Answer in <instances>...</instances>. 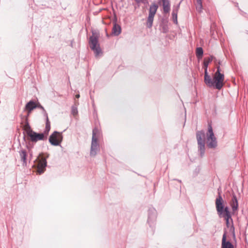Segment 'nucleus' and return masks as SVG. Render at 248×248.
Instances as JSON below:
<instances>
[{"instance_id":"nucleus-1","label":"nucleus","mask_w":248,"mask_h":248,"mask_svg":"<svg viewBox=\"0 0 248 248\" xmlns=\"http://www.w3.org/2000/svg\"><path fill=\"white\" fill-rule=\"evenodd\" d=\"M99 34L96 32L93 31L92 35L90 37L89 44L91 49L94 52L95 56L98 57L102 54V50L98 42Z\"/></svg>"},{"instance_id":"nucleus-2","label":"nucleus","mask_w":248,"mask_h":248,"mask_svg":"<svg viewBox=\"0 0 248 248\" xmlns=\"http://www.w3.org/2000/svg\"><path fill=\"white\" fill-rule=\"evenodd\" d=\"M100 135V131L97 128L93 130V136L92 139L90 155L94 156L97 152L99 150V145L98 143V139Z\"/></svg>"},{"instance_id":"nucleus-3","label":"nucleus","mask_w":248,"mask_h":248,"mask_svg":"<svg viewBox=\"0 0 248 248\" xmlns=\"http://www.w3.org/2000/svg\"><path fill=\"white\" fill-rule=\"evenodd\" d=\"M224 80V76L220 73V66L217 67V70L215 72L212 82H213V87L218 90H220L223 86V81Z\"/></svg>"},{"instance_id":"nucleus-4","label":"nucleus","mask_w":248,"mask_h":248,"mask_svg":"<svg viewBox=\"0 0 248 248\" xmlns=\"http://www.w3.org/2000/svg\"><path fill=\"white\" fill-rule=\"evenodd\" d=\"M205 133L203 131H198L196 133V139L197 140L198 151L200 156L202 157L205 153Z\"/></svg>"},{"instance_id":"nucleus-5","label":"nucleus","mask_w":248,"mask_h":248,"mask_svg":"<svg viewBox=\"0 0 248 248\" xmlns=\"http://www.w3.org/2000/svg\"><path fill=\"white\" fill-rule=\"evenodd\" d=\"M35 165L37 169V172L41 174L46 170L47 165L46 158L40 154L34 161Z\"/></svg>"},{"instance_id":"nucleus-6","label":"nucleus","mask_w":248,"mask_h":248,"mask_svg":"<svg viewBox=\"0 0 248 248\" xmlns=\"http://www.w3.org/2000/svg\"><path fill=\"white\" fill-rule=\"evenodd\" d=\"M207 146L209 148H215L217 146V139L214 135L213 129L210 124L208 127L207 134Z\"/></svg>"},{"instance_id":"nucleus-7","label":"nucleus","mask_w":248,"mask_h":248,"mask_svg":"<svg viewBox=\"0 0 248 248\" xmlns=\"http://www.w3.org/2000/svg\"><path fill=\"white\" fill-rule=\"evenodd\" d=\"M158 8V5L155 2L153 3L150 6L149 16L146 22L147 27L149 28H151L153 26L154 16Z\"/></svg>"},{"instance_id":"nucleus-8","label":"nucleus","mask_w":248,"mask_h":248,"mask_svg":"<svg viewBox=\"0 0 248 248\" xmlns=\"http://www.w3.org/2000/svg\"><path fill=\"white\" fill-rule=\"evenodd\" d=\"M62 133L56 131L50 136L49 142L52 145L58 146L62 142Z\"/></svg>"},{"instance_id":"nucleus-9","label":"nucleus","mask_w":248,"mask_h":248,"mask_svg":"<svg viewBox=\"0 0 248 248\" xmlns=\"http://www.w3.org/2000/svg\"><path fill=\"white\" fill-rule=\"evenodd\" d=\"M215 204L217 214L221 217L225 214V207L224 206L223 199L220 194L216 200Z\"/></svg>"},{"instance_id":"nucleus-10","label":"nucleus","mask_w":248,"mask_h":248,"mask_svg":"<svg viewBox=\"0 0 248 248\" xmlns=\"http://www.w3.org/2000/svg\"><path fill=\"white\" fill-rule=\"evenodd\" d=\"M28 136L33 142H36L38 140H44L46 139V136L44 133H37L33 131L29 133Z\"/></svg>"},{"instance_id":"nucleus-11","label":"nucleus","mask_w":248,"mask_h":248,"mask_svg":"<svg viewBox=\"0 0 248 248\" xmlns=\"http://www.w3.org/2000/svg\"><path fill=\"white\" fill-rule=\"evenodd\" d=\"M156 212L155 209L151 208L149 210V217L148 219V222L150 226H152V223H154L156 218Z\"/></svg>"},{"instance_id":"nucleus-12","label":"nucleus","mask_w":248,"mask_h":248,"mask_svg":"<svg viewBox=\"0 0 248 248\" xmlns=\"http://www.w3.org/2000/svg\"><path fill=\"white\" fill-rule=\"evenodd\" d=\"M221 248H234L233 245L229 241H226V232L222 236Z\"/></svg>"},{"instance_id":"nucleus-13","label":"nucleus","mask_w":248,"mask_h":248,"mask_svg":"<svg viewBox=\"0 0 248 248\" xmlns=\"http://www.w3.org/2000/svg\"><path fill=\"white\" fill-rule=\"evenodd\" d=\"M230 205L232 207L233 212H235L238 210V201L235 194H232V198L230 202Z\"/></svg>"},{"instance_id":"nucleus-14","label":"nucleus","mask_w":248,"mask_h":248,"mask_svg":"<svg viewBox=\"0 0 248 248\" xmlns=\"http://www.w3.org/2000/svg\"><path fill=\"white\" fill-rule=\"evenodd\" d=\"M180 2L175 7L173 8L172 12V20L174 23L177 24V14L179 9Z\"/></svg>"},{"instance_id":"nucleus-15","label":"nucleus","mask_w":248,"mask_h":248,"mask_svg":"<svg viewBox=\"0 0 248 248\" xmlns=\"http://www.w3.org/2000/svg\"><path fill=\"white\" fill-rule=\"evenodd\" d=\"M204 82L208 87H213V82H212V79L208 74L207 71L206 70L204 71Z\"/></svg>"},{"instance_id":"nucleus-16","label":"nucleus","mask_w":248,"mask_h":248,"mask_svg":"<svg viewBox=\"0 0 248 248\" xmlns=\"http://www.w3.org/2000/svg\"><path fill=\"white\" fill-rule=\"evenodd\" d=\"M19 155L21 161L23 162V165H27V153L25 150L22 149L19 152Z\"/></svg>"},{"instance_id":"nucleus-17","label":"nucleus","mask_w":248,"mask_h":248,"mask_svg":"<svg viewBox=\"0 0 248 248\" xmlns=\"http://www.w3.org/2000/svg\"><path fill=\"white\" fill-rule=\"evenodd\" d=\"M220 217L225 218L226 221V224L228 225L229 224V220L231 218V216L229 211V207L228 206L225 207V214L221 215Z\"/></svg>"},{"instance_id":"nucleus-18","label":"nucleus","mask_w":248,"mask_h":248,"mask_svg":"<svg viewBox=\"0 0 248 248\" xmlns=\"http://www.w3.org/2000/svg\"><path fill=\"white\" fill-rule=\"evenodd\" d=\"M121 32V27L116 23L114 24L112 28V33L116 36H118Z\"/></svg>"},{"instance_id":"nucleus-19","label":"nucleus","mask_w":248,"mask_h":248,"mask_svg":"<svg viewBox=\"0 0 248 248\" xmlns=\"http://www.w3.org/2000/svg\"><path fill=\"white\" fill-rule=\"evenodd\" d=\"M35 108H36V104L33 101H30L26 105V108L28 110L29 113Z\"/></svg>"},{"instance_id":"nucleus-20","label":"nucleus","mask_w":248,"mask_h":248,"mask_svg":"<svg viewBox=\"0 0 248 248\" xmlns=\"http://www.w3.org/2000/svg\"><path fill=\"white\" fill-rule=\"evenodd\" d=\"M214 58V57L213 56H210L207 58H204L203 62V68L204 69V71H207L208 64L212 61Z\"/></svg>"},{"instance_id":"nucleus-21","label":"nucleus","mask_w":248,"mask_h":248,"mask_svg":"<svg viewBox=\"0 0 248 248\" xmlns=\"http://www.w3.org/2000/svg\"><path fill=\"white\" fill-rule=\"evenodd\" d=\"M23 129L26 131L27 135H29V133H30L31 132H32L33 131L31 129V127L29 124V123H28L27 118L25 119V123L23 126Z\"/></svg>"},{"instance_id":"nucleus-22","label":"nucleus","mask_w":248,"mask_h":248,"mask_svg":"<svg viewBox=\"0 0 248 248\" xmlns=\"http://www.w3.org/2000/svg\"><path fill=\"white\" fill-rule=\"evenodd\" d=\"M46 118V128L44 131V134L46 136L50 129V122L49 121L48 116Z\"/></svg>"},{"instance_id":"nucleus-23","label":"nucleus","mask_w":248,"mask_h":248,"mask_svg":"<svg viewBox=\"0 0 248 248\" xmlns=\"http://www.w3.org/2000/svg\"><path fill=\"white\" fill-rule=\"evenodd\" d=\"M163 12L165 14L169 13L170 11V3L167 2L163 3Z\"/></svg>"},{"instance_id":"nucleus-24","label":"nucleus","mask_w":248,"mask_h":248,"mask_svg":"<svg viewBox=\"0 0 248 248\" xmlns=\"http://www.w3.org/2000/svg\"><path fill=\"white\" fill-rule=\"evenodd\" d=\"M197 57L198 58L202 57L203 53V49L201 47H197L196 51Z\"/></svg>"},{"instance_id":"nucleus-25","label":"nucleus","mask_w":248,"mask_h":248,"mask_svg":"<svg viewBox=\"0 0 248 248\" xmlns=\"http://www.w3.org/2000/svg\"><path fill=\"white\" fill-rule=\"evenodd\" d=\"M37 108L41 109L43 110L44 116L45 117H47V114L46 110L44 108L41 104H40L39 103L36 104V108Z\"/></svg>"},{"instance_id":"nucleus-26","label":"nucleus","mask_w":248,"mask_h":248,"mask_svg":"<svg viewBox=\"0 0 248 248\" xmlns=\"http://www.w3.org/2000/svg\"><path fill=\"white\" fill-rule=\"evenodd\" d=\"M71 113L74 116H76L78 114V110L76 106H73L72 107Z\"/></svg>"},{"instance_id":"nucleus-27","label":"nucleus","mask_w":248,"mask_h":248,"mask_svg":"<svg viewBox=\"0 0 248 248\" xmlns=\"http://www.w3.org/2000/svg\"><path fill=\"white\" fill-rule=\"evenodd\" d=\"M197 3L199 6V8L201 9L202 8V0H197Z\"/></svg>"},{"instance_id":"nucleus-28","label":"nucleus","mask_w":248,"mask_h":248,"mask_svg":"<svg viewBox=\"0 0 248 248\" xmlns=\"http://www.w3.org/2000/svg\"><path fill=\"white\" fill-rule=\"evenodd\" d=\"M231 230H232V234H233V236L234 238L235 237V232H234V228L233 227V226H232L231 228Z\"/></svg>"},{"instance_id":"nucleus-29","label":"nucleus","mask_w":248,"mask_h":248,"mask_svg":"<svg viewBox=\"0 0 248 248\" xmlns=\"http://www.w3.org/2000/svg\"><path fill=\"white\" fill-rule=\"evenodd\" d=\"M162 2L164 3V2H170L169 0H161Z\"/></svg>"},{"instance_id":"nucleus-30","label":"nucleus","mask_w":248,"mask_h":248,"mask_svg":"<svg viewBox=\"0 0 248 248\" xmlns=\"http://www.w3.org/2000/svg\"><path fill=\"white\" fill-rule=\"evenodd\" d=\"M137 3H139L140 2L141 0H134Z\"/></svg>"},{"instance_id":"nucleus-31","label":"nucleus","mask_w":248,"mask_h":248,"mask_svg":"<svg viewBox=\"0 0 248 248\" xmlns=\"http://www.w3.org/2000/svg\"><path fill=\"white\" fill-rule=\"evenodd\" d=\"M79 97H80V95H79V94H76V97L77 98H78Z\"/></svg>"}]
</instances>
